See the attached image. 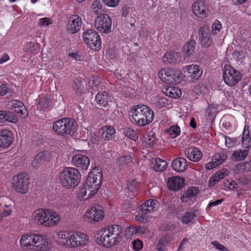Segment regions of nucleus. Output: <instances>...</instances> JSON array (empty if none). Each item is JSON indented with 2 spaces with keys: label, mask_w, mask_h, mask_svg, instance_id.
<instances>
[{
  "label": "nucleus",
  "mask_w": 251,
  "mask_h": 251,
  "mask_svg": "<svg viewBox=\"0 0 251 251\" xmlns=\"http://www.w3.org/2000/svg\"><path fill=\"white\" fill-rule=\"evenodd\" d=\"M100 237L97 238L99 244L105 248H110L120 242L123 235L122 226L118 225L108 226L99 232Z\"/></svg>",
  "instance_id": "nucleus-2"
},
{
  "label": "nucleus",
  "mask_w": 251,
  "mask_h": 251,
  "mask_svg": "<svg viewBox=\"0 0 251 251\" xmlns=\"http://www.w3.org/2000/svg\"><path fill=\"white\" fill-rule=\"evenodd\" d=\"M104 217L103 210L100 205L91 207L87 210L84 215L85 220L90 223L101 221Z\"/></svg>",
  "instance_id": "nucleus-15"
},
{
  "label": "nucleus",
  "mask_w": 251,
  "mask_h": 251,
  "mask_svg": "<svg viewBox=\"0 0 251 251\" xmlns=\"http://www.w3.org/2000/svg\"><path fill=\"white\" fill-rule=\"evenodd\" d=\"M184 184V179L177 176L170 177L167 180L168 189L174 191H177L181 189Z\"/></svg>",
  "instance_id": "nucleus-22"
},
{
  "label": "nucleus",
  "mask_w": 251,
  "mask_h": 251,
  "mask_svg": "<svg viewBox=\"0 0 251 251\" xmlns=\"http://www.w3.org/2000/svg\"><path fill=\"white\" fill-rule=\"evenodd\" d=\"M155 133L150 131L145 134L144 136V143L146 144L147 147H152L156 143Z\"/></svg>",
  "instance_id": "nucleus-33"
},
{
  "label": "nucleus",
  "mask_w": 251,
  "mask_h": 251,
  "mask_svg": "<svg viewBox=\"0 0 251 251\" xmlns=\"http://www.w3.org/2000/svg\"><path fill=\"white\" fill-rule=\"evenodd\" d=\"M139 185V184L136 180H130L127 183V189L130 192H134L137 190Z\"/></svg>",
  "instance_id": "nucleus-51"
},
{
  "label": "nucleus",
  "mask_w": 251,
  "mask_h": 251,
  "mask_svg": "<svg viewBox=\"0 0 251 251\" xmlns=\"http://www.w3.org/2000/svg\"><path fill=\"white\" fill-rule=\"evenodd\" d=\"M102 2L101 0H96L92 4V8L93 12L97 15L101 14L102 11Z\"/></svg>",
  "instance_id": "nucleus-46"
},
{
  "label": "nucleus",
  "mask_w": 251,
  "mask_h": 251,
  "mask_svg": "<svg viewBox=\"0 0 251 251\" xmlns=\"http://www.w3.org/2000/svg\"><path fill=\"white\" fill-rule=\"evenodd\" d=\"M132 244L133 246V249L135 251L140 250L143 246V242L139 239L134 240L132 241Z\"/></svg>",
  "instance_id": "nucleus-56"
},
{
  "label": "nucleus",
  "mask_w": 251,
  "mask_h": 251,
  "mask_svg": "<svg viewBox=\"0 0 251 251\" xmlns=\"http://www.w3.org/2000/svg\"><path fill=\"white\" fill-rule=\"evenodd\" d=\"M124 132L127 137L132 140L135 141L138 139V135L137 132L133 129L130 127H126L124 130Z\"/></svg>",
  "instance_id": "nucleus-48"
},
{
  "label": "nucleus",
  "mask_w": 251,
  "mask_h": 251,
  "mask_svg": "<svg viewBox=\"0 0 251 251\" xmlns=\"http://www.w3.org/2000/svg\"><path fill=\"white\" fill-rule=\"evenodd\" d=\"M29 184L26 173L23 172L13 176L12 186L18 193L25 194L28 192Z\"/></svg>",
  "instance_id": "nucleus-10"
},
{
  "label": "nucleus",
  "mask_w": 251,
  "mask_h": 251,
  "mask_svg": "<svg viewBox=\"0 0 251 251\" xmlns=\"http://www.w3.org/2000/svg\"><path fill=\"white\" fill-rule=\"evenodd\" d=\"M17 121V118L12 112L5 110L0 111V123L2 125L5 121L15 123Z\"/></svg>",
  "instance_id": "nucleus-30"
},
{
  "label": "nucleus",
  "mask_w": 251,
  "mask_h": 251,
  "mask_svg": "<svg viewBox=\"0 0 251 251\" xmlns=\"http://www.w3.org/2000/svg\"><path fill=\"white\" fill-rule=\"evenodd\" d=\"M20 242L23 251H45L49 249V241L38 234H23Z\"/></svg>",
  "instance_id": "nucleus-1"
},
{
  "label": "nucleus",
  "mask_w": 251,
  "mask_h": 251,
  "mask_svg": "<svg viewBox=\"0 0 251 251\" xmlns=\"http://www.w3.org/2000/svg\"><path fill=\"white\" fill-rule=\"evenodd\" d=\"M82 26L81 18L76 15H72L68 21L67 25V31L71 34L78 32Z\"/></svg>",
  "instance_id": "nucleus-19"
},
{
  "label": "nucleus",
  "mask_w": 251,
  "mask_h": 251,
  "mask_svg": "<svg viewBox=\"0 0 251 251\" xmlns=\"http://www.w3.org/2000/svg\"><path fill=\"white\" fill-rule=\"evenodd\" d=\"M88 187L89 186L85 183L84 186L79 189L77 194V197L79 200L81 201L87 200L96 194H93V193L91 194V190H93V189L88 188Z\"/></svg>",
  "instance_id": "nucleus-26"
},
{
  "label": "nucleus",
  "mask_w": 251,
  "mask_h": 251,
  "mask_svg": "<svg viewBox=\"0 0 251 251\" xmlns=\"http://www.w3.org/2000/svg\"><path fill=\"white\" fill-rule=\"evenodd\" d=\"M170 242L168 236H163L158 241L156 250L157 251H165Z\"/></svg>",
  "instance_id": "nucleus-36"
},
{
  "label": "nucleus",
  "mask_w": 251,
  "mask_h": 251,
  "mask_svg": "<svg viewBox=\"0 0 251 251\" xmlns=\"http://www.w3.org/2000/svg\"><path fill=\"white\" fill-rule=\"evenodd\" d=\"M81 175L77 169L73 167L65 168L59 176V181L64 187L71 189L79 183Z\"/></svg>",
  "instance_id": "nucleus-6"
},
{
  "label": "nucleus",
  "mask_w": 251,
  "mask_h": 251,
  "mask_svg": "<svg viewBox=\"0 0 251 251\" xmlns=\"http://www.w3.org/2000/svg\"><path fill=\"white\" fill-rule=\"evenodd\" d=\"M132 113L130 120L132 124L139 127H142L151 124L154 119L153 110L144 104L133 106L130 110Z\"/></svg>",
  "instance_id": "nucleus-3"
},
{
  "label": "nucleus",
  "mask_w": 251,
  "mask_h": 251,
  "mask_svg": "<svg viewBox=\"0 0 251 251\" xmlns=\"http://www.w3.org/2000/svg\"><path fill=\"white\" fill-rule=\"evenodd\" d=\"M159 205L156 200L150 199L145 201L138 207L140 213L135 216V220L140 223H146L148 221V214L157 210Z\"/></svg>",
  "instance_id": "nucleus-8"
},
{
  "label": "nucleus",
  "mask_w": 251,
  "mask_h": 251,
  "mask_svg": "<svg viewBox=\"0 0 251 251\" xmlns=\"http://www.w3.org/2000/svg\"><path fill=\"white\" fill-rule=\"evenodd\" d=\"M237 141L234 138H231L229 137L226 136L225 144L227 147L232 148L235 145Z\"/></svg>",
  "instance_id": "nucleus-57"
},
{
  "label": "nucleus",
  "mask_w": 251,
  "mask_h": 251,
  "mask_svg": "<svg viewBox=\"0 0 251 251\" xmlns=\"http://www.w3.org/2000/svg\"><path fill=\"white\" fill-rule=\"evenodd\" d=\"M12 207H8V208H3L2 213L0 214L1 215V218L2 217H5L9 215L12 212Z\"/></svg>",
  "instance_id": "nucleus-64"
},
{
  "label": "nucleus",
  "mask_w": 251,
  "mask_h": 251,
  "mask_svg": "<svg viewBox=\"0 0 251 251\" xmlns=\"http://www.w3.org/2000/svg\"><path fill=\"white\" fill-rule=\"evenodd\" d=\"M84 41L88 48L93 50L100 48L101 44L100 35L94 29H89L83 34Z\"/></svg>",
  "instance_id": "nucleus-11"
},
{
  "label": "nucleus",
  "mask_w": 251,
  "mask_h": 251,
  "mask_svg": "<svg viewBox=\"0 0 251 251\" xmlns=\"http://www.w3.org/2000/svg\"><path fill=\"white\" fill-rule=\"evenodd\" d=\"M234 171L237 173L247 172L246 168H245V163L238 164L235 167Z\"/></svg>",
  "instance_id": "nucleus-60"
},
{
  "label": "nucleus",
  "mask_w": 251,
  "mask_h": 251,
  "mask_svg": "<svg viewBox=\"0 0 251 251\" xmlns=\"http://www.w3.org/2000/svg\"><path fill=\"white\" fill-rule=\"evenodd\" d=\"M72 164L82 170H86L90 164L89 158L82 154H75L72 159Z\"/></svg>",
  "instance_id": "nucleus-20"
},
{
  "label": "nucleus",
  "mask_w": 251,
  "mask_h": 251,
  "mask_svg": "<svg viewBox=\"0 0 251 251\" xmlns=\"http://www.w3.org/2000/svg\"><path fill=\"white\" fill-rule=\"evenodd\" d=\"M154 104L159 108L166 107L168 105V100L165 97H157L155 98Z\"/></svg>",
  "instance_id": "nucleus-44"
},
{
  "label": "nucleus",
  "mask_w": 251,
  "mask_h": 251,
  "mask_svg": "<svg viewBox=\"0 0 251 251\" xmlns=\"http://www.w3.org/2000/svg\"><path fill=\"white\" fill-rule=\"evenodd\" d=\"M112 20L106 14H100L95 21V27L101 33H109L111 29Z\"/></svg>",
  "instance_id": "nucleus-14"
},
{
  "label": "nucleus",
  "mask_w": 251,
  "mask_h": 251,
  "mask_svg": "<svg viewBox=\"0 0 251 251\" xmlns=\"http://www.w3.org/2000/svg\"><path fill=\"white\" fill-rule=\"evenodd\" d=\"M185 154L187 158L193 162L200 161L202 156V152L197 148H188L185 151Z\"/></svg>",
  "instance_id": "nucleus-24"
},
{
  "label": "nucleus",
  "mask_w": 251,
  "mask_h": 251,
  "mask_svg": "<svg viewBox=\"0 0 251 251\" xmlns=\"http://www.w3.org/2000/svg\"><path fill=\"white\" fill-rule=\"evenodd\" d=\"M184 75L193 82L198 80L201 76L202 71L201 67L195 64L187 65L183 68Z\"/></svg>",
  "instance_id": "nucleus-16"
},
{
  "label": "nucleus",
  "mask_w": 251,
  "mask_h": 251,
  "mask_svg": "<svg viewBox=\"0 0 251 251\" xmlns=\"http://www.w3.org/2000/svg\"><path fill=\"white\" fill-rule=\"evenodd\" d=\"M32 219L34 223L38 225L50 227L59 224L61 216L58 212L53 210L39 208L33 212Z\"/></svg>",
  "instance_id": "nucleus-4"
},
{
  "label": "nucleus",
  "mask_w": 251,
  "mask_h": 251,
  "mask_svg": "<svg viewBox=\"0 0 251 251\" xmlns=\"http://www.w3.org/2000/svg\"><path fill=\"white\" fill-rule=\"evenodd\" d=\"M198 193L199 189L197 187H191L181 196V201L183 202H188L190 199L194 197Z\"/></svg>",
  "instance_id": "nucleus-31"
},
{
  "label": "nucleus",
  "mask_w": 251,
  "mask_h": 251,
  "mask_svg": "<svg viewBox=\"0 0 251 251\" xmlns=\"http://www.w3.org/2000/svg\"><path fill=\"white\" fill-rule=\"evenodd\" d=\"M76 125L75 121L72 118H62L53 123L52 130L59 135H71L75 131Z\"/></svg>",
  "instance_id": "nucleus-7"
},
{
  "label": "nucleus",
  "mask_w": 251,
  "mask_h": 251,
  "mask_svg": "<svg viewBox=\"0 0 251 251\" xmlns=\"http://www.w3.org/2000/svg\"><path fill=\"white\" fill-rule=\"evenodd\" d=\"M60 244L70 248L85 245L88 240V236L82 232L59 231L57 234Z\"/></svg>",
  "instance_id": "nucleus-5"
},
{
  "label": "nucleus",
  "mask_w": 251,
  "mask_h": 251,
  "mask_svg": "<svg viewBox=\"0 0 251 251\" xmlns=\"http://www.w3.org/2000/svg\"><path fill=\"white\" fill-rule=\"evenodd\" d=\"M25 50L28 53L36 54L39 51V44L36 42H27L24 47Z\"/></svg>",
  "instance_id": "nucleus-39"
},
{
  "label": "nucleus",
  "mask_w": 251,
  "mask_h": 251,
  "mask_svg": "<svg viewBox=\"0 0 251 251\" xmlns=\"http://www.w3.org/2000/svg\"><path fill=\"white\" fill-rule=\"evenodd\" d=\"M223 76L226 84L230 86L235 85L242 78L241 73L230 65L225 66Z\"/></svg>",
  "instance_id": "nucleus-13"
},
{
  "label": "nucleus",
  "mask_w": 251,
  "mask_h": 251,
  "mask_svg": "<svg viewBox=\"0 0 251 251\" xmlns=\"http://www.w3.org/2000/svg\"><path fill=\"white\" fill-rule=\"evenodd\" d=\"M103 3L107 6L110 7L117 6L119 3L120 0H102Z\"/></svg>",
  "instance_id": "nucleus-59"
},
{
  "label": "nucleus",
  "mask_w": 251,
  "mask_h": 251,
  "mask_svg": "<svg viewBox=\"0 0 251 251\" xmlns=\"http://www.w3.org/2000/svg\"><path fill=\"white\" fill-rule=\"evenodd\" d=\"M132 162V158L129 154L123 155L119 157L117 160L116 164L118 166L127 167L130 166Z\"/></svg>",
  "instance_id": "nucleus-34"
},
{
  "label": "nucleus",
  "mask_w": 251,
  "mask_h": 251,
  "mask_svg": "<svg viewBox=\"0 0 251 251\" xmlns=\"http://www.w3.org/2000/svg\"><path fill=\"white\" fill-rule=\"evenodd\" d=\"M101 84V79L98 76H93L88 81V86L94 90L98 89Z\"/></svg>",
  "instance_id": "nucleus-42"
},
{
  "label": "nucleus",
  "mask_w": 251,
  "mask_h": 251,
  "mask_svg": "<svg viewBox=\"0 0 251 251\" xmlns=\"http://www.w3.org/2000/svg\"><path fill=\"white\" fill-rule=\"evenodd\" d=\"M239 183L242 185H250L251 184V180L247 176H242L239 178Z\"/></svg>",
  "instance_id": "nucleus-63"
},
{
  "label": "nucleus",
  "mask_w": 251,
  "mask_h": 251,
  "mask_svg": "<svg viewBox=\"0 0 251 251\" xmlns=\"http://www.w3.org/2000/svg\"><path fill=\"white\" fill-rule=\"evenodd\" d=\"M192 9L194 14L199 18H204L207 15L208 8L202 1L195 2L192 5Z\"/></svg>",
  "instance_id": "nucleus-21"
},
{
  "label": "nucleus",
  "mask_w": 251,
  "mask_h": 251,
  "mask_svg": "<svg viewBox=\"0 0 251 251\" xmlns=\"http://www.w3.org/2000/svg\"><path fill=\"white\" fill-rule=\"evenodd\" d=\"M52 23L53 22L51 19L45 17L39 19L38 25L40 26L47 27L52 24Z\"/></svg>",
  "instance_id": "nucleus-52"
},
{
  "label": "nucleus",
  "mask_w": 251,
  "mask_h": 251,
  "mask_svg": "<svg viewBox=\"0 0 251 251\" xmlns=\"http://www.w3.org/2000/svg\"><path fill=\"white\" fill-rule=\"evenodd\" d=\"M158 76L165 83L171 85H177L182 80L180 72L171 68L161 69Z\"/></svg>",
  "instance_id": "nucleus-9"
},
{
  "label": "nucleus",
  "mask_w": 251,
  "mask_h": 251,
  "mask_svg": "<svg viewBox=\"0 0 251 251\" xmlns=\"http://www.w3.org/2000/svg\"><path fill=\"white\" fill-rule=\"evenodd\" d=\"M212 245H213L216 248L221 251H229V250L226 249L225 246L223 245L220 244L217 241H213L211 243Z\"/></svg>",
  "instance_id": "nucleus-62"
},
{
  "label": "nucleus",
  "mask_w": 251,
  "mask_h": 251,
  "mask_svg": "<svg viewBox=\"0 0 251 251\" xmlns=\"http://www.w3.org/2000/svg\"><path fill=\"white\" fill-rule=\"evenodd\" d=\"M9 90L7 84L0 82V97L4 96L7 94Z\"/></svg>",
  "instance_id": "nucleus-55"
},
{
  "label": "nucleus",
  "mask_w": 251,
  "mask_h": 251,
  "mask_svg": "<svg viewBox=\"0 0 251 251\" xmlns=\"http://www.w3.org/2000/svg\"><path fill=\"white\" fill-rule=\"evenodd\" d=\"M85 82L81 79H75L73 85V89L76 93L83 94L85 92Z\"/></svg>",
  "instance_id": "nucleus-35"
},
{
  "label": "nucleus",
  "mask_w": 251,
  "mask_h": 251,
  "mask_svg": "<svg viewBox=\"0 0 251 251\" xmlns=\"http://www.w3.org/2000/svg\"><path fill=\"white\" fill-rule=\"evenodd\" d=\"M167 167V163L164 160L156 158L152 162V167L157 172H162L164 171Z\"/></svg>",
  "instance_id": "nucleus-32"
},
{
  "label": "nucleus",
  "mask_w": 251,
  "mask_h": 251,
  "mask_svg": "<svg viewBox=\"0 0 251 251\" xmlns=\"http://www.w3.org/2000/svg\"><path fill=\"white\" fill-rule=\"evenodd\" d=\"M196 49V42L194 39H190L187 42L183 48L184 55L187 57L193 55L195 53Z\"/></svg>",
  "instance_id": "nucleus-29"
},
{
  "label": "nucleus",
  "mask_w": 251,
  "mask_h": 251,
  "mask_svg": "<svg viewBox=\"0 0 251 251\" xmlns=\"http://www.w3.org/2000/svg\"><path fill=\"white\" fill-rule=\"evenodd\" d=\"M100 133L102 139L109 141L115 137L116 131L113 126L106 125L100 128Z\"/></svg>",
  "instance_id": "nucleus-23"
},
{
  "label": "nucleus",
  "mask_w": 251,
  "mask_h": 251,
  "mask_svg": "<svg viewBox=\"0 0 251 251\" xmlns=\"http://www.w3.org/2000/svg\"><path fill=\"white\" fill-rule=\"evenodd\" d=\"M172 138H175L180 134V128L177 125H174L169 127L167 131Z\"/></svg>",
  "instance_id": "nucleus-45"
},
{
  "label": "nucleus",
  "mask_w": 251,
  "mask_h": 251,
  "mask_svg": "<svg viewBox=\"0 0 251 251\" xmlns=\"http://www.w3.org/2000/svg\"><path fill=\"white\" fill-rule=\"evenodd\" d=\"M196 217L194 211H187L184 213L181 217V221L184 224H188L193 221Z\"/></svg>",
  "instance_id": "nucleus-41"
},
{
  "label": "nucleus",
  "mask_w": 251,
  "mask_h": 251,
  "mask_svg": "<svg viewBox=\"0 0 251 251\" xmlns=\"http://www.w3.org/2000/svg\"><path fill=\"white\" fill-rule=\"evenodd\" d=\"M242 144L244 148L249 149L251 147V138L250 136V131L248 128L246 129V126L243 132Z\"/></svg>",
  "instance_id": "nucleus-38"
},
{
  "label": "nucleus",
  "mask_w": 251,
  "mask_h": 251,
  "mask_svg": "<svg viewBox=\"0 0 251 251\" xmlns=\"http://www.w3.org/2000/svg\"><path fill=\"white\" fill-rule=\"evenodd\" d=\"M69 56L76 61H81L83 59V57L80 52L78 51L70 52Z\"/></svg>",
  "instance_id": "nucleus-54"
},
{
  "label": "nucleus",
  "mask_w": 251,
  "mask_h": 251,
  "mask_svg": "<svg viewBox=\"0 0 251 251\" xmlns=\"http://www.w3.org/2000/svg\"><path fill=\"white\" fill-rule=\"evenodd\" d=\"M222 28V24L220 21L216 20L212 26V32L213 34L216 35L218 33Z\"/></svg>",
  "instance_id": "nucleus-53"
},
{
  "label": "nucleus",
  "mask_w": 251,
  "mask_h": 251,
  "mask_svg": "<svg viewBox=\"0 0 251 251\" xmlns=\"http://www.w3.org/2000/svg\"><path fill=\"white\" fill-rule=\"evenodd\" d=\"M102 173L98 170H94L90 172L85 181V183L89 186L88 188L92 189L91 193L96 194L100 189L102 179Z\"/></svg>",
  "instance_id": "nucleus-12"
},
{
  "label": "nucleus",
  "mask_w": 251,
  "mask_h": 251,
  "mask_svg": "<svg viewBox=\"0 0 251 251\" xmlns=\"http://www.w3.org/2000/svg\"><path fill=\"white\" fill-rule=\"evenodd\" d=\"M198 33L199 41L203 47L207 48L211 46L213 38L208 25H204L200 28Z\"/></svg>",
  "instance_id": "nucleus-17"
},
{
  "label": "nucleus",
  "mask_w": 251,
  "mask_h": 251,
  "mask_svg": "<svg viewBox=\"0 0 251 251\" xmlns=\"http://www.w3.org/2000/svg\"><path fill=\"white\" fill-rule=\"evenodd\" d=\"M14 135L13 132L8 129L0 130V148H8L13 143Z\"/></svg>",
  "instance_id": "nucleus-18"
},
{
  "label": "nucleus",
  "mask_w": 251,
  "mask_h": 251,
  "mask_svg": "<svg viewBox=\"0 0 251 251\" xmlns=\"http://www.w3.org/2000/svg\"><path fill=\"white\" fill-rule=\"evenodd\" d=\"M110 96L106 91L98 93L95 97V100L98 105L101 107H105L108 103Z\"/></svg>",
  "instance_id": "nucleus-27"
},
{
  "label": "nucleus",
  "mask_w": 251,
  "mask_h": 251,
  "mask_svg": "<svg viewBox=\"0 0 251 251\" xmlns=\"http://www.w3.org/2000/svg\"><path fill=\"white\" fill-rule=\"evenodd\" d=\"M138 231L136 227L130 226L125 229V235L126 238H130L133 235L136 234Z\"/></svg>",
  "instance_id": "nucleus-50"
},
{
  "label": "nucleus",
  "mask_w": 251,
  "mask_h": 251,
  "mask_svg": "<svg viewBox=\"0 0 251 251\" xmlns=\"http://www.w3.org/2000/svg\"><path fill=\"white\" fill-rule=\"evenodd\" d=\"M179 57L178 52L171 51L167 52L163 56V62L167 64H174L176 63Z\"/></svg>",
  "instance_id": "nucleus-28"
},
{
  "label": "nucleus",
  "mask_w": 251,
  "mask_h": 251,
  "mask_svg": "<svg viewBox=\"0 0 251 251\" xmlns=\"http://www.w3.org/2000/svg\"><path fill=\"white\" fill-rule=\"evenodd\" d=\"M248 155V151L246 150H239L235 151L233 153L234 158L238 160L244 159Z\"/></svg>",
  "instance_id": "nucleus-49"
},
{
  "label": "nucleus",
  "mask_w": 251,
  "mask_h": 251,
  "mask_svg": "<svg viewBox=\"0 0 251 251\" xmlns=\"http://www.w3.org/2000/svg\"><path fill=\"white\" fill-rule=\"evenodd\" d=\"M227 155L223 152L215 153L212 157V161L216 165L221 164L226 158Z\"/></svg>",
  "instance_id": "nucleus-43"
},
{
  "label": "nucleus",
  "mask_w": 251,
  "mask_h": 251,
  "mask_svg": "<svg viewBox=\"0 0 251 251\" xmlns=\"http://www.w3.org/2000/svg\"><path fill=\"white\" fill-rule=\"evenodd\" d=\"M216 108L213 104L209 105L205 110V116L207 119H211L215 118L216 116Z\"/></svg>",
  "instance_id": "nucleus-47"
},
{
  "label": "nucleus",
  "mask_w": 251,
  "mask_h": 251,
  "mask_svg": "<svg viewBox=\"0 0 251 251\" xmlns=\"http://www.w3.org/2000/svg\"><path fill=\"white\" fill-rule=\"evenodd\" d=\"M225 186L230 190H234L238 188V185L235 181L232 180L231 182L227 180L225 182Z\"/></svg>",
  "instance_id": "nucleus-61"
},
{
  "label": "nucleus",
  "mask_w": 251,
  "mask_h": 251,
  "mask_svg": "<svg viewBox=\"0 0 251 251\" xmlns=\"http://www.w3.org/2000/svg\"><path fill=\"white\" fill-rule=\"evenodd\" d=\"M173 169L177 172H183L188 167L187 162L186 159L183 157L175 158L172 163Z\"/></svg>",
  "instance_id": "nucleus-25"
},
{
  "label": "nucleus",
  "mask_w": 251,
  "mask_h": 251,
  "mask_svg": "<svg viewBox=\"0 0 251 251\" xmlns=\"http://www.w3.org/2000/svg\"><path fill=\"white\" fill-rule=\"evenodd\" d=\"M38 104L42 109H49L52 106V102L50 98L47 97L40 98L38 100Z\"/></svg>",
  "instance_id": "nucleus-40"
},
{
  "label": "nucleus",
  "mask_w": 251,
  "mask_h": 251,
  "mask_svg": "<svg viewBox=\"0 0 251 251\" xmlns=\"http://www.w3.org/2000/svg\"><path fill=\"white\" fill-rule=\"evenodd\" d=\"M164 93L166 96L173 98L179 97L182 94L181 90L176 87H168Z\"/></svg>",
  "instance_id": "nucleus-37"
},
{
  "label": "nucleus",
  "mask_w": 251,
  "mask_h": 251,
  "mask_svg": "<svg viewBox=\"0 0 251 251\" xmlns=\"http://www.w3.org/2000/svg\"><path fill=\"white\" fill-rule=\"evenodd\" d=\"M227 175V171L224 169L221 171H218L214 174L215 178H217L218 180H220L224 177Z\"/></svg>",
  "instance_id": "nucleus-58"
}]
</instances>
